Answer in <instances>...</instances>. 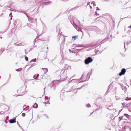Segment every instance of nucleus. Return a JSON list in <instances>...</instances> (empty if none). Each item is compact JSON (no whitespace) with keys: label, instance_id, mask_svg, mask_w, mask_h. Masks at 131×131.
I'll use <instances>...</instances> for the list:
<instances>
[{"label":"nucleus","instance_id":"obj_1","mask_svg":"<svg viewBox=\"0 0 131 131\" xmlns=\"http://www.w3.org/2000/svg\"><path fill=\"white\" fill-rule=\"evenodd\" d=\"M92 59L90 57H88L84 60V62L86 64H88L89 63L92 62L93 61Z\"/></svg>","mask_w":131,"mask_h":131},{"label":"nucleus","instance_id":"obj_2","mask_svg":"<svg viewBox=\"0 0 131 131\" xmlns=\"http://www.w3.org/2000/svg\"><path fill=\"white\" fill-rule=\"evenodd\" d=\"M25 91V87H21L20 89L17 90V92L19 93L22 94L23 95Z\"/></svg>","mask_w":131,"mask_h":131},{"label":"nucleus","instance_id":"obj_3","mask_svg":"<svg viewBox=\"0 0 131 131\" xmlns=\"http://www.w3.org/2000/svg\"><path fill=\"white\" fill-rule=\"evenodd\" d=\"M126 72V69L125 68H123L121 70V72L119 73V75L120 76L122 75H124L125 74Z\"/></svg>","mask_w":131,"mask_h":131},{"label":"nucleus","instance_id":"obj_4","mask_svg":"<svg viewBox=\"0 0 131 131\" xmlns=\"http://www.w3.org/2000/svg\"><path fill=\"white\" fill-rule=\"evenodd\" d=\"M102 51V50H101L98 49V48H96L95 49V52L96 54H99L101 53Z\"/></svg>","mask_w":131,"mask_h":131},{"label":"nucleus","instance_id":"obj_5","mask_svg":"<svg viewBox=\"0 0 131 131\" xmlns=\"http://www.w3.org/2000/svg\"><path fill=\"white\" fill-rule=\"evenodd\" d=\"M13 119H12L9 120V122L10 123H13L16 122V118L14 117L13 118Z\"/></svg>","mask_w":131,"mask_h":131},{"label":"nucleus","instance_id":"obj_6","mask_svg":"<svg viewBox=\"0 0 131 131\" xmlns=\"http://www.w3.org/2000/svg\"><path fill=\"white\" fill-rule=\"evenodd\" d=\"M107 108L110 110H111L113 109V106L112 105H110L108 107H107Z\"/></svg>","mask_w":131,"mask_h":131},{"label":"nucleus","instance_id":"obj_7","mask_svg":"<svg viewBox=\"0 0 131 131\" xmlns=\"http://www.w3.org/2000/svg\"><path fill=\"white\" fill-rule=\"evenodd\" d=\"M35 2L36 3V5H37L39 4V2H40L41 1H44L45 0H35Z\"/></svg>","mask_w":131,"mask_h":131},{"label":"nucleus","instance_id":"obj_8","mask_svg":"<svg viewBox=\"0 0 131 131\" xmlns=\"http://www.w3.org/2000/svg\"><path fill=\"white\" fill-rule=\"evenodd\" d=\"M126 115L125 114L123 116L119 117V119H120L119 120H121L122 119H125V117Z\"/></svg>","mask_w":131,"mask_h":131},{"label":"nucleus","instance_id":"obj_9","mask_svg":"<svg viewBox=\"0 0 131 131\" xmlns=\"http://www.w3.org/2000/svg\"><path fill=\"white\" fill-rule=\"evenodd\" d=\"M56 88V85L54 84H53L52 86L51 87V89L53 90H54Z\"/></svg>","mask_w":131,"mask_h":131},{"label":"nucleus","instance_id":"obj_10","mask_svg":"<svg viewBox=\"0 0 131 131\" xmlns=\"http://www.w3.org/2000/svg\"><path fill=\"white\" fill-rule=\"evenodd\" d=\"M42 69L43 70L45 73H46L48 71V69L47 68H42Z\"/></svg>","mask_w":131,"mask_h":131},{"label":"nucleus","instance_id":"obj_11","mask_svg":"<svg viewBox=\"0 0 131 131\" xmlns=\"http://www.w3.org/2000/svg\"><path fill=\"white\" fill-rule=\"evenodd\" d=\"M39 74H35L34 76V78L35 79H37V78L39 76Z\"/></svg>","mask_w":131,"mask_h":131},{"label":"nucleus","instance_id":"obj_12","mask_svg":"<svg viewBox=\"0 0 131 131\" xmlns=\"http://www.w3.org/2000/svg\"><path fill=\"white\" fill-rule=\"evenodd\" d=\"M122 104L124 107H127V105L128 104L127 103H122Z\"/></svg>","mask_w":131,"mask_h":131},{"label":"nucleus","instance_id":"obj_13","mask_svg":"<svg viewBox=\"0 0 131 131\" xmlns=\"http://www.w3.org/2000/svg\"><path fill=\"white\" fill-rule=\"evenodd\" d=\"M34 19L32 18H30L28 19V20L30 22L32 23L34 22Z\"/></svg>","mask_w":131,"mask_h":131},{"label":"nucleus","instance_id":"obj_14","mask_svg":"<svg viewBox=\"0 0 131 131\" xmlns=\"http://www.w3.org/2000/svg\"><path fill=\"white\" fill-rule=\"evenodd\" d=\"M33 107L35 108H37L38 107V105L36 103H35L33 105Z\"/></svg>","mask_w":131,"mask_h":131},{"label":"nucleus","instance_id":"obj_15","mask_svg":"<svg viewBox=\"0 0 131 131\" xmlns=\"http://www.w3.org/2000/svg\"><path fill=\"white\" fill-rule=\"evenodd\" d=\"M83 86V85H82V86H81V87L80 88H77V89H73V88L74 87L73 86L72 88V90H71V91H72V90H76V89H81V88H82V86Z\"/></svg>","mask_w":131,"mask_h":131},{"label":"nucleus","instance_id":"obj_16","mask_svg":"<svg viewBox=\"0 0 131 131\" xmlns=\"http://www.w3.org/2000/svg\"><path fill=\"white\" fill-rule=\"evenodd\" d=\"M22 68H20L18 69H16V70L17 71L19 72L21 71L22 70Z\"/></svg>","mask_w":131,"mask_h":131},{"label":"nucleus","instance_id":"obj_17","mask_svg":"<svg viewBox=\"0 0 131 131\" xmlns=\"http://www.w3.org/2000/svg\"><path fill=\"white\" fill-rule=\"evenodd\" d=\"M2 48H1V50H0V55L4 51V49L3 50H2Z\"/></svg>","mask_w":131,"mask_h":131},{"label":"nucleus","instance_id":"obj_18","mask_svg":"<svg viewBox=\"0 0 131 131\" xmlns=\"http://www.w3.org/2000/svg\"><path fill=\"white\" fill-rule=\"evenodd\" d=\"M86 107H91V105H90V104H87L86 106Z\"/></svg>","mask_w":131,"mask_h":131},{"label":"nucleus","instance_id":"obj_19","mask_svg":"<svg viewBox=\"0 0 131 131\" xmlns=\"http://www.w3.org/2000/svg\"><path fill=\"white\" fill-rule=\"evenodd\" d=\"M36 58H35V59H33L31 60V61L30 62H31V61L35 62V61H36Z\"/></svg>","mask_w":131,"mask_h":131},{"label":"nucleus","instance_id":"obj_20","mask_svg":"<svg viewBox=\"0 0 131 131\" xmlns=\"http://www.w3.org/2000/svg\"><path fill=\"white\" fill-rule=\"evenodd\" d=\"M131 42V39L129 41L127 42L126 44L127 45H128L129 43Z\"/></svg>","mask_w":131,"mask_h":131},{"label":"nucleus","instance_id":"obj_21","mask_svg":"<svg viewBox=\"0 0 131 131\" xmlns=\"http://www.w3.org/2000/svg\"><path fill=\"white\" fill-rule=\"evenodd\" d=\"M78 36H73L72 37V38H74L75 39H76V38L77 37H78Z\"/></svg>","mask_w":131,"mask_h":131},{"label":"nucleus","instance_id":"obj_22","mask_svg":"<svg viewBox=\"0 0 131 131\" xmlns=\"http://www.w3.org/2000/svg\"><path fill=\"white\" fill-rule=\"evenodd\" d=\"M9 16L11 17L10 19L12 20V13H10L9 15Z\"/></svg>","mask_w":131,"mask_h":131},{"label":"nucleus","instance_id":"obj_23","mask_svg":"<svg viewBox=\"0 0 131 131\" xmlns=\"http://www.w3.org/2000/svg\"><path fill=\"white\" fill-rule=\"evenodd\" d=\"M79 7H78V6H77V7H74V8H72L71 9V10H73L74 9H75L76 8H78Z\"/></svg>","mask_w":131,"mask_h":131},{"label":"nucleus","instance_id":"obj_24","mask_svg":"<svg viewBox=\"0 0 131 131\" xmlns=\"http://www.w3.org/2000/svg\"><path fill=\"white\" fill-rule=\"evenodd\" d=\"M83 45H79L78 46H77L76 48H77L78 47H83Z\"/></svg>","mask_w":131,"mask_h":131},{"label":"nucleus","instance_id":"obj_25","mask_svg":"<svg viewBox=\"0 0 131 131\" xmlns=\"http://www.w3.org/2000/svg\"><path fill=\"white\" fill-rule=\"evenodd\" d=\"M35 64H32L29 67V69H30L31 68V67H33L34 65H35Z\"/></svg>","mask_w":131,"mask_h":131},{"label":"nucleus","instance_id":"obj_26","mask_svg":"<svg viewBox=\"0 0 131 131\" xmlns=\"http://www.w3.org/2000/svg\"><path fill=\"white\" fill-rule=\"evenodd\" d=\"M78 31H81V32L82 33H83V31H82V30L81 29V28H79V29H78Z\"/></svg>","mask_w":131,"mask_h":131},{"label":"nucleus","instance_id":"obj_27","mask_svg":"<svg viewBox=\"0 0 131 131\" xmlns=\"http://www.w3.org/2000/svg\"><path fill=\"white\" fill-rule=\"evenodd\" d=\"M25 60H26V61H27L28 60V58L26 56H25Z\"/></svg>","mask_w":131,"mask_h":131},{"label":"nucleus","instance_id":"obj_28","mask_svg":"<svg viewBox=\"0 0 131 131\" xmlns=\"http://www.w3.org/2000/svg\"><path fill=\"white\" fill-rule=\"evenodd\" d=\"M22 116H23L24 117L25 116V113H23L22 114Z\"/></svg>","mask_w":131,"mask_h":131},{"label":"nucleus","instance_id":"obj_29","mask_svg":"<svg viewBox=\"0 0 131 131\" xmlns=\"http://www.w3.org/2000/svg\"><path fill=\"white\" fill-rule=\"evenodd\" d=\"M91 4H93V6H95V2L93 1L92 2V3H91Z\"/></svg>","mask_w":131,"mask_h":131},{"label":"nucleus","instance_id":"obj_30","mask_svg":"<svg viewBox=\"0 0 131 131\" xmlns=\"http://www.w3.org/2000/svg\"><path fill=\"white\" fill-rule=\"evenodd\" d=\"M5 113V112H0V114H4Z\"/></svg>","mask_w":131,"mask_h":131},{"label":"nucleus","instance_id":"obj_31","mask_svg":"<svg viewBox=\"0 0 131 131\" xmlns=\"http://www.w3.org/2000/svg\"><path fill=\"white\" fill-rule=\"evenodd\" d=\"M50 3L49 2H45L44 3V4H45V5H47L49 4Z\"/></svg>","mask_w":131,"mask_h":131},{"label":"nucleus","instance_id":"obj_32","mask_svg":"<svg viewBox=\"0 0 131 131\" xmlns=\"http://www.w3.org/2000/svg\"><path fill=\"white\" fill-rule=\"evenodd\" d=\"M60 0L62 1H63L64 2H66L68 1L69 0Z\"/></svg>","mask_w":131,"mask_h":131},{"label":"nucleus","instance_id":"obj_33","mask_svg":"<svg viewBox=\"0 0 131 131\" xmlns=\"http://www.w3.org/2000/svg\"><path fill=\"white\" fill-rule=\"evenodd\" d=\"M92 73L91 72H89V73H88L87 74V75H88L89 74H90V75ZM90 75H89V77H90Z\"/></svg>","mask_w":131,"mask_h":131},{"label":"nucleus","instance_id":"obj_34","mask_svg":"<svg viewBox=\"0 0 131 131\" xmlns=\"http://www.w3.org/2000/svg\"><path fill=\"white\" fill-rule=\"evenodd\" d=\"M64 72V70L63 71L62 70L61 71V73L63 74V73Z\"/></svg>","mask_w":131,"mask_h":131},{"label":"nucleus","instance_id":"obj_35","mask_svg":"<svg viewBox=\"0 0 131 131\" xmlns=\"http://www.w3.org/2000/svg\"><path fill=\"white\" fill-rule=\"evenodd\" d=\"M129 98H128V97H127L126 98V100H130V99H129Z\"/></svg>","mask_w":131,"mask_h":131},{"label":"nucleus","instance_id":"obj_36","mask_svg":"<svg viewBox=\"0 0 131 131\" xmlns=\"http://www.w3.org/2000/svg\"><path fill=\"white\" fill-rule=\"evenodd\" d=\"M26 0L30 2H32V0Z\"/></svg>","mask_w":131,"mask_h":131},{"label":"nucleus","instance_id":"obj_37","mask_svg":"<svg viewBox=\"0 0 131 131\" xmlns=\"http://www.w3.org/2000/svg\"><path fill=\"white\" fill-rule=\"evenodd\" d=\"M36 39H35L34 40V42H34V44L35 45V42H36Z\"/></svg>","mask_w":131,"mask_h":131},{"label":"nucleus","instance_id":"obj_38","mask_svg":"<svg viewBox=\"0 0 131 131\" xmlns=\"http://www.w3.org/2000/svg\"><path fill=\"white\" fill-rule=\"evenodd\" d=\"M78 79H72V80L71 81H72L73 80H78Z\"/></svg>","mask_w":131,"mask_h":131},{"label":"nucleus","instance_id":"obj_39","mask_svg":"<svg viewBox=\"0 0 131 131\" xmlns=\"http://www.w3.org/2000/svg\"><path fill=\"white\" fill-rule=\"evenodd\" d=\"M96 14L97 15H99V14H97V13H96H96L95 14V15H96Z\"/></svg>","mask_w":131,"mask_h":131},{"label":"nucleus","instance_id":"obj_40","mask_svg":"<svg viewBox=\"0 0 131 131\" xmlns=\"http://www.w3.org/2000/svg\"><path fill=\"white\" fill-rule=\"evenodd\" d=\"M100 9L98 8V7H96V10H99Z\"/></svg>","mask_w":131,"mask_h":131},{"label":"nucleus","instance_id":"obj_41","mask_svg":"<svg viewBox=\"0 0 131 131\" xmlns=\"http://www.w3.org/2000/svg\"><path fill=\"white\" fill-rule=\"evenodd\" d=\"M47 103L48 104H49L50 103L49 102V101H47Z\"/></svg>","mask_w":131,"mask_h":131},{"label":"nucleus","instance_id":"obj_42","mask_svg":"<svg viewBox=\"0 0 131 131\" xmlns=\"http://www.w3.org/2000/svg\"><path fill=\"white\" fill-rule=\"evenodd\" d=\"M37 117L38 118H40V116L39 115H38L37 116Z\"/></svg>","mask_w":131,"mask_h":131},{"label":"nucleus","instance_id":"obj_43","mask_svg":"<svg viewBox=\"0 0 131 131\" xmlns=\"http://www.w3.org/2000/svg\"><path fill=\"white\" fill-rule=\"evenodd\" d=\"M90 2H89V3H88L87 4V5L88 6V5H89V4H90Z\"/></svg>","mask_w":131,"mask_h":131},{"label":"nucleus","instance_id":"obj_44","mask_svg":"<svg viewBox=\"0 0 131 131\" xmlns=\"http://www.w3.org/2000/svg\"><path fill=\"white\" fill-rule=\"evenodd\" d=\"M34 48V47H33V48H31L30 49V50H32V49H33V48Z\"/></svg>","mask_w":131,"mask_h":131},{"label":"nucleus","instance_id":"obj_45","mask_svg":"<svg viewBox=\"0 0 131 131\" xmlns=\"http://www.w3.org/2000/svg\"><path fill=\"white\" fill-rule=\"evenodd\" d=\"M128 28H131V25L130 26H129L128 27Z\"/></svg>","mask_w":131,"mask_h":131},{"label":"nucleus","instance_id":"obj_46","mask_svg":"<svg viewBox=\"0 0 131 131\" xmlns=\"http://www.w3.org/2000/svg\"><path fill=\"white\" fill-rule=\"evenodd\" d=\"M90 8L91 9L92 8V7L90 5Z\"/></svg>","mask_w":131,"mask_h":131},{"label":"nucleus","instance_id":"obj_47","mask_svg":"<svg viewBox=\"0 0 131 131\" xmlns=\"http://www.w3.org/2000/svg\"><path fill=\"white\" fill-rule=\"evenodd\" d=\"M75 76V75H74L73 76L71 77V78H73V77H74Z\"/></svg>","mask_w":131,"mask_h":131},{"label":"nucleus","instance_id":"obj_48","mask_svg":"<svg viewBox=\"0 0 131 131\" xmlns=\"http://www.w3.org/2000/svg\"><path fill=\"white\" fill-rule=\"evenodd\" d=\"M39 37H38V36H37L36 37V38H35V39H36V38H38L39 37Z\"/></svg>","mask_w":131,"mask_h":131},{"label":"nucleus","instance_id":"obj_49","mask_svg":"<svg viewBox=\"0 0 131 131\" xmlns=\"http://www.w3.org/2000/svg\"><path fill=\"white\" fill-rule=\"evenodd\" d=\"M69 51H70V52H71V50L70 49H69Z\"/></svg>","mask_w":131,"mask_h":131},{"label":"nucleus","instance_id":"obj_50","mask_svg":"<svg viewBox=\"0 0 131 131\" xmlns=\"http://www.w3.org/2000/svg\"><path fill=\"white\" fill-rule=\"evenodd\" d=\"M6 120H7L6 119V120L5 121V122H6V123H7V122H6Z\"/></svg>","mask_w":131,"mask_h":131},{"label":"nucleus","instance_id":"obj_51","mask_svg":"<svg viewBox=\"0 0 131 131\" xmlns=\"http://www.w3.org/2000/svg\"><path fill=\"white\" fill-rule=\"evenodd\" d=\"M36 47V46H33V47H34V48L35 47Z\"/></svg>","mask_w":131,"mask_h":131},{"label":"nucleus","instance_id":"obj_52","mask_svg":"<svg viewBox=\"0 0 131 131\" xmlns=\"http://www.w3.org/2000/svg\"><path fill=\"white\" fill-rule=\"evenodd\" d=\"M73 23H74V25H75L76 26H77L75 24H74V22H73Z\"/></svg>","mask_w":131,"mask_h":131},{"label":"nucleus","instance_id":"obj_53","mask_svg":"<svg viewBox=\"0 0 131 131\" xmlns=\"http://www.w3.org/2000/svg\"><path fill=\"white\" fill-rule=\"evenodd\" d=\"M74 51H71V52H72V53H73V52H74Z\"/></svg>","mask_w":131,"mask_h":131},{"label":"nucleus","instance_id":"obj_54","mask_svg":"<svg viewBox=\"0 0 131 131\" xmlns=\"http://www.w3.org/2000/svg\"><path fill=\"white\" fill-rule=\"evenodd\" d=\"M108 37H107V38H106V39H107V40H108Z\"/></svg>","mask_w":131,"mask_h":131},{"label":"nucleus","instance_id":"obj_55","mask_svg":"<svg viewBox=\"0 0 131 131\" xmlns=\"http://www.w3.org/2000/svg\"><path fill=\"white\" fill-rule=\"evenodd\" d=\"M124 48H125V43H124Z\"/></svg>","mask_w":131,"mask_h":131},{"label":"nucleus","instance_id":"obj_56","mask_svg":"<svg viewBox=\"0 0 131 131\" xmlns=\"http://www.w3.org/2000/svg\"><path fill=\"white\" fill-rule=\"evenodd\" d=\"M2 14H2H2H1L0 15V16H1L2 15Z\"/></svg>","mask_w":131,"mask_h":131},{"label":"nucleus","instance_id":"obj_57","mask_svg":"<svg viewBox=\"0 0 131 131\" xmlns=\"http://www.w3.org/2000/svg\"><path fill=\"white\" fill-rule=\"evenodd\" d=\"M77 49L78 50H82V49Z\"/></svg>","mask_w":131,"mask_h":131},{"label":"nucleus","instance_id":"obj_58","mask_svg":"<svg viewBox=\"0 0 131 131\" xmlns=\"http://www.w3.org/2000/svg\"><path fill=\"white\" fill-rule=\"evenodd\" d=\"M17 123L18 124H19H19H18V122H17Z\"/></svg>","mask_w":131,"mask_h":131},{"label":"nucleus","instance_id":"obj_59","mask_svg":"<svg viewBox=\"0 0 131 131\" xmlns=\"http://www.w3.org/2000/svg\"><path fill=\"white\" fill-rule=\"evenodd\" d=\"M45 88H44V92H45Z\"/></svg>","mask_w":131,"mask_h":131},{"label":"nucleus","instance_id":"obj_60","mask_svg":"<svg viewBox=\"0 0 131 131\" xmlns=\"http://www.w3.org/2000/svg\"><path fill=\"white\" fill-rule=\"evenodd\" d=\"M129 99H130V100H131V97L129 98Z\"/></svg>","mask_w":131,"mask_h":131},{"label":"nucleus","instance_id":"obj_61","mask_svg":"<svg viewBox=\"0 0 131 131\" xmlns=\"http://www.w3.org/2000/svg\"><path fill=\"white\" fill-rule=\"evenodd\" d=\"M93 113V112H92L91 114L90 115H91Z\"/></svg>","mask_w":131,"mask_h":131},{"label":"nucleus","instance_id":"obj_62","mask_svg":"<svg viewBox=\"0 0 131 131\" xmlns=\"http://www.w3.org/2000/svg\"><path fill=\"white\" fill-rule=\"evenodd\" d=\"M66 80V79L64 78V80Z\"/></svg>","mask_w":131,"mask_h":131},{"label":"nucleus","instance_id":"obj_63","mask_svg":"<svg viewBox=\"0 0 131 131\" xmlns=\"http://www.w3.org/2000/svg\"><path fill=\"white\" fill-rule=\"evenodd\" d=\"M78 21V22H79V23H80V22L79 21H78H78Z\"/></svg>","mask_w":131,"mask_h":131},{"label":"nucleus","instance_id":"obj_64","mask_svg":"<svg viewBox=\"0 0 131 131\" xmlns=\"http://www.w3.org/2000/svg\"><path fill=\"white\" fill-rule=\"evenodd\" d=\"M82 82V81H80V82H79V83H81V82Z\"/></svg>","mask_w":131,"mask_h":131}]
</instances>
